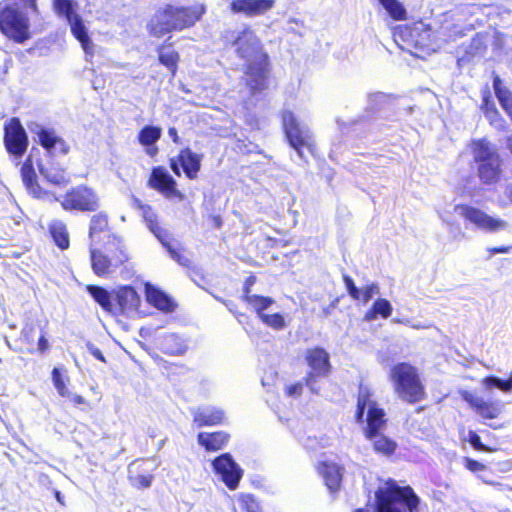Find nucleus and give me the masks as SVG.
I'll return each mask as SVG.
<instances>
[{
    "instance_id": "f257e3e1",
    "label": "nucleus",
    "mask_w": 512,
    "mask_h": 512,
    "mask_svg": "<svg viewBox=\"0 0 512 512\" xmlns=\"http://www.w3.org/2000/svg\"><path fill=\"white\" fill-rule=\"evenodd\" d=\"M233 45L236 47L237 56L245 60V84L249 91L257 93L265 90L268 87L271 67L269 55L264 51L260 39L250 27H245L239 32Z\"/></svg>"
},
{
    "instance_id": "f03ea898",
    "label": "nucleus",
    "mask_w": 512,
    "mask_h": 512,
    "mask_svg": "<svg viewBox=\"0 0 512 512\" xmlns=\"http://www.w3.org/2000/svg\"><path fill=\"white\" fill-rule=\"evenodd\" d=\"M204 3L192 5L165 4L158 8L146 24L151 37L160 39L173 32L192 29L206 14Z\"/></svg>"
},
{
    "instance_id": "7ed1b4c3",
    "label": "nucleus",
    "mask_w": 512,
    "mask_h": 512,
    "mask_svg": "<svg viewBox=\"0 0 512 512\" xmlns=\"http://www.w3.org/2000/svg\"><path fill=\"white\" fill-rule=\"evenodd\" d=\"M395 395L407 404H416L426 399V387L419 369L409 362L394 364L388 373Z\"/></svg>"
},
{
    "instance_id": "20e7f679",
    "label": "nucleus",
    "mask_w": 512,
    "mask_h": 512,
    "mask_svg": "<svg viewBox=\"0 0 512 512\" xmlns=\"http://www.w3.org/2000/svg\"><path fill=\"white\" fill-rule=\"evenodd\" d=\"M90 264L98 277H107L129 260L127 249L122 239L115 234H108L102 248L98 244L89 246Z\"/></svg>"
},
{
    "instance_id": "39448f33",
    "label": "nucleus",
    "mask_w": 512,
    "mask_h": 512,
    "mask_svg": "<svg viewBox=\"0 0 512 512\" xmlns=\"http://www.w3.org/2000/svg\"><path fill=\"white\" fill-rule=\"evenodd\" d=\"M392 37L402 50L415 56L428 55L434 51L432 27L422 21L395 26Z\"/></svg>"
},
{
    "instance_id": "423d86ee",
    "label": "nucleus",
    "mask_w": 512,
    "mask_h": 512,
    "mask_svg": "<svg viewBox=\"0 0 512 512\" xmlns=\"http://www.w3.org/2000/svg\"><path fill=\"white\" fill-rule=\"evenodd\" d=\"M375 512H418L420 499L410 486H399L393 479L375 492Z\"/></svg>"
},
{
    "instance_id": "0eeeda50",
    "label": "nucleus",
    "mask_w": 512,
    "mask_h": 512,
    "mask_svg": "<svg viewBox=\"0 0 512 512\" xmlns=\"http://www.w3.org/2000/svg\"><path fill=\"white\" fill-rule=\"evenodd\" d=\"M471 148L480 182L487 186L499 183L503 175V160L497 148L485 138L473 140Z\"/></svg>"
},
{
    "instance_id": "6e6552de",
    "label": "nucleus",
    "mask_w": 512,
    "mask_h": 512,
    "mask_svg": "<svg viewBox=\"0 0 512 512\" xmlns=\"http://www.w3.org/2000/svg\"><path fill=\"white\" fill-rule=\"evenodd\" d=\"M366 426L363 428V435L375 436L376 432L384 431L387 427L388 418L385 410L373 400V393L367 387H360L356 398V410L354 419L357 423L364 421L365 409Z\"/></svg>"
},
{
    "instance_id": "1a4fd4ad",
    "label": "nucleus",
    "mask_w": 512,
    "mask_h": 512,
    "mask_svg": "<svg viewBox=\"0 0 512 512\" xmlns=\"http://www.w3.org/2000/svg\"><path fill=\"white\" fill-rule=\"evenodd\" d=\"M0 32L15 43L31 37L28 16L11 3L0 2Z\"/></svg>"
},
{
    "instance_id": "9d476101",
    "label": "nucleus",
    "mask_w": 512,
    "mask_h": 512,
    "mask_svg": "<svg viewBox=\"0 0 512 512\" xmlns=\"http://www.w3.org/2000/svg\"><path fill=\"white\" fill-rule=\"evenodd\" d=\"M53 8L58 16L64 17L70 25L72 35L80 42L85 54L93 57L94 43L89 37L86 27L77 13V4L73 0H53Z\"/></svg>"
},
{
    "instance_id": "9b49d317",
    "label": "nucleus",
    "mask_w": 512,
    "mask_h": 512,
    "mask_svg": "<svg viewBox=\"0 0 512 512\" xmlns=\"http://www.w3.org/2000/svg\"><path fill=\"white\" fill-rule=\"evenodd\" d=\"M60 205L67 212H96L100 207V198L93 188L80 184L65 192Z\"/></svg>"
},
{
    "instance_id": "f8f14e48",
    "label": "nucleus",
    "mask_w": 512,
    "mask_h": 512,
    "mask_svg": "<svg viewBox=\"0 0 512 512\" xmlns=\"http://www.w3.org/2000/svg\"><path fill=\"white\" fill-rule=\"evenodd\" d=\"M281 123L288 144L303 157V150L314 153V141L310 132L300 125L292 111L285 110L281 114Z\"/></svg>"
},
{
    "instance_id": "ddd939ff",
    "label": "nucleus",
    "mask_w": 512,
    "mask_h": 512,
    "mask_svg": "<svg viewBox=\"0 0 512 512\" xmlns=\"http://www.w3.org/2000/svg\"><path fill=\"white\" fill-rule=\"evenodd\" d=\"M16 342L20 353H45L50 347L45 330L33 320L24 323Z\"/></svg>"
},
{
    "instance_id": "4468645a",
    "label": "nucleus",
    "mask_w": 512,
    "mask_h": 512,
    "mask_svg": "<svg viewBox=\"0 0 512 512\" xmlns=\"http://www.w3.org/2000/svg\"><path fill=\"white\" fill-rule=\"evenodd\" d=\"M202 154L194 152L191 148L185 147L179 150L175 157L169 159V167L172 172L181 177L183 174L188 180L198 179L202 167Z\"/></svg>"
},
{
    "instance_id": "2eb2a0df",
    "label": "nucleus",
    "mask_w": 512,
    "mask_h": 512,
    "mask_svg": "<svg viewBox=\"0 0 512 512\" xmlns=\"http://www.w3.org/2000/svg\"><path fill=\"white\" fill-rule=\"evenodd\" d=\"M3 143L8 154L22 157L28 148L27 133L18 117H11L3 127Z\"/></svg>"
},
{
    "instance_id": "dca6fc26",
    "label": "nucleus",
    "mask_w": 512,
    "mask_h": 512,
    "mask_svg": "<svg viewBox=\"0 0 512 512\" xmlns=\"http://www.w3.org/2000/svg\"><path fill=\"white\" fill-rule=\"evenodd\" d=\"M305 361L311 369L304 377V383L309 387L318 377L328 376L332 370L330 355L320 346L308 348L305 352Z\"/></svg>"
},
{
    "instance_id": "f3484780",
    "label": "nucleus",
    "mask_w": 512,
    "mask_h": 512,
    "mask_svg": "<svg viewBox=\"0 0 512 512\" xmlns=\"http://www.w3.org/2000/svg\"><path fill=\"white\" fill-rule=\"evenodd\" d=\"M455 210L459 211L466 221L486 232H497L508 226L505 220L492 217L483 210L468 204H458Z\"/></svg>"
},
{
    "instance_id": "a211bd4d",
    "label": "nucleus",
    "mask_w": 512,
    "mask_h": 512,
    "mask_svg": "<svg viewBox=\"0 0 512 512\" xmlns=\"http://www.w3.org/2000/svg\"><path fill=\"white\" fill-rule=\"evenodd\" d=\"M212 466L214 472L220 476V479L230 490L238 487L243 471L229 453L217 456L213 460Z\"/></svg>"
},
{
    "instance_id": "6ab92c4d",
    "label": "nucleus",
    "mask_w": 512,
    "mask_h": 512,
    "mask_svg": "<svg viewBox=\"0 0 512 512\" xmlns=\"http://www.w3.org/2000/svg\"><path fill=\"white\" fill-rule=\"evenodd\" d=\"M147 184L165 197L183 198V194L177 189L176 180L163 166H156L151 169Z\"/></svg>"
},
{
    "instance_id": "aec40b11",
    "label": "nucleus",
    "mask_w": 512,
    "mask_h": 512,
    "mask_svg": "<svg viewBox=\"0 0 512 512\" xmlns=\"http://www.w3.org/2000/svg\"><path fill=\"white\" fill-rule=\"evenodd\" d=\"M141 299L134 287L125 285L115 291V303L113 316H122L129 312L138 310Z\"/></svg>"
},
{
    "instance_id": "412c9836",
    "label": "nucleus",
    "mask_w": 512,
    "mask_h": 512,
    "mask_svg": "<svg viewBox=\"0 0 512 512\" xmlns=\"http://www.w3.org/2000/svg\"><path fill=\"white\" fill-rule=\"evenodd\" d=\"M463 399L484 420L498 418L503 410V404L499 400H485L471 393H465Z\"/></svg>"
},
{
    "instance_id": "4be33fe9",
    "label": "nucleus",
    "mask_w": 512,
    "mask_h": 512,
    "mask_svg": "<svg viewBox=\"0 0 512 512\" xmlns=\"http://www.w3.org/2000/svg\"><path fill=\"white\" fill-rule=\"evenodd\" d=\"M172 36H168L161 44L156 47L157 60L160 65L165 67L172 78L177 75L181 56L175 48Z\"/></svg>"
},
{
    "instance_id": "5701e85b",
    "label": "nucleus",
    "mask_w": 512,
    "mask_h": 512,
    "mask_svg": "<svg viewBox=\"0 0 512 512\" xmlns=\"http://www.w3.org/2000/svg\"><path fill=\"white\" fill-rule=\"evenodd\" d=\"M274 6L275 0H232L229 8L234 14L251 18L264 15Z\"/></svg>"
},
{
    "instance_id": "b1692460",
    "label": "nucleus",
    "mask_w": 512,
    "mask_h": 512,
    "mask_svg": "<svg viewBox=\"0 0 512 512\" xmlns=\"http://www.w3.org/2000/svg\"><path fill=\"white\" fill-rule=\"evenodd\" d=\"M316 471L323 478L324 484L330 492L336 493L340 490L343 479L341 465L331 461H320L316 465Z\"/></svg>"
},
{
    "instance_id": "393cba45",
    "label": "nucleus",
    "mask_w": 512,
    "mask_h": 512,
    "mask_svg": "<svg viewBox=\"0 0 512 512\" xmlns=\"http://www.w3.org/2000/svg\"><path fill=\"white\" fill-rule=\"evenodd\" d=\"M37 137L39 144L51 155H67L70 151L69 144L52 129L40 128Z\"/></svg>"
},
{
    "instance_id": "a878e982",
    "label": "nucleus",
    "mask_w": 512,
    "mask_h": 512,
    "mask_svg": "<svg viewBox=\"0 0 512 512\" xmlns=\"http://www.w3.org/2000/svg\"><path fill=\"white\" fill-rule=\"evenodd\" d=\"M139 207L142 211V217L146 222L149 230L155 235V237L165 248L170 246L172 244L170 234L160 225L158 216L154 212L153 208L150 205H140Z\"/></svg>"
},
{
    "instance_id": "bb28decb",
    "label": "nucleus",
    "mask_w": 512,
    "mask_h": 512,
    "mask_svg": "<svg viewBox=\"0 0 512 512\" xmlns=\"http://www.w3.org/2000/svg\"><path fill=\"white\" fill-rule=\"evenodd\" d=\"M145 295L150 305L163 312H174L177 307V304L170 296L151 284H146Z\"/></svg>"
},
{
    "instance_id": "cd10ccee",
    "label": "nucleus",
    "mask_w": 512,
    "mask_h": 512,
    "mask_svg": "<svg viewBox=\"0 0 512 512\" xmlns=\"http://www.w3.org/2000/svg\"><path fill=\"white\" fill-rule=\"evenodd\" d=\"M230 440V434L225 431L200 432L197 435L198 444L207 452H216L224 448Z\"/></svg>"
},
{
    "instance_id": "c85d7f7f",
    "label": "nucleus",
    "mask_w": 512,
    "mask_h": 512,
    "mask_svg": "<svg viewBox=\"0 0 512 512\" xmlns=\"http://www.w3.org/2000/svg\"><path fill=\"white\" fill-rule=\"evenodd\" d=\"M364 437L370 441L373 451L381 456L391 457L398 448L397 442L385 435L383 431L376 432L375 436L365 435Z\"/></svg>"
},
{
    "instance_id": "c756f323",
    "label": "nucleus",
    "mask_w": 512,
    "mask_h": 512,
    "mask_svg": "<svg viewBox=\"0 0 512 512\" xmlns=\"http://www.w3.org/2000/svg\"><path fill=\"white\" fill-rule=\"evenodd\" d=\"M106 234L105 237L110 233L109 229V217L106 212H99L94 214L89 223L88 237L90 239V245L100 243V234Z\"/></svg>"
},
{
    "instance_id": "7c9ffc66",
    "label": "nucleus",
    "mask_w": 512,
    "mask_h": 512,
    "mask_svg": "<svg viewBox=\"0 0 512 512\" xmlns=\"http://www.w3.org/2000/svg\"><path fill=\"white\" fill-rule=\"evenodd\" d=\"M480 110L492 126H498L505 122L500 111L497 109L488 88L484 89L481 93Z\"/></svg>"
},
{
    "instance_id": "2f4dec72",
    "label": "nucleus",
    "mask_w": 512,
    "mask_h": 512,
    "mask_svg": "<svg viewBox=\"0 0 512 512\" xmlns=\"http://www.w3.org/2000/svg\"><path fill=\"white\" fill-rule=\"evenodd\" d=\"M224 421V412L221 409H199L193 413V423L197 428L216 426Z\"/></svg>"
},
{
    "instance_id": "473e14b6",
    "label": "nucleus",
    "mask_w": 512,
    "mask_h": 512,
    "mask_svg": "<svg viewBox=\"0 0 512 512\" xmlns=\"http://www.w3.org/2000/svg\"><path fill=\"white\" fill-rule=\"evenodd\" d=\"M86 291L90 294L93 300L102 308L103 311L113 316V298L111 292L102 286L89 284L86 286Z\"/></svg>"
},
{
    "instance_id": "72a5a7b5",
    "label": "nucleus",
    "mask_w": 512,
    "mask_h": 512,
    "mask_svg": "<svg viewBox=\"0 0 512 512\" xmlns=\"http://www.w3.org/2000/svg\"><path fill=\"white\" fill-rule=\"evenodd\" d=\"M493 89L501 108L512 122V92L503 85L498 75H494L493 77Z\"/></svg>"
},
{
    "instance_id": "f704fd0d",
    "label": "nucleus",
    "mask_w": 512,
    "mask_h": 512,
    "mask_svg": "<svg viewBox=\"0 0 512 512\" xmlns=\"http://www.w3.org/2000/svg\"><path fill=\"white\" fill-rule=\"evenodd\" d=\"M48 231L54 244L60 250H67L69 248L70 237L65 223L54 220L49 224Z\"/></svg>"
},
{
    "instance_id": "c9c22d12",
    "label": "nucleus",
    "mask_w": 512,
    "mask_h": 512,
    "mask_svg": "<svg viewBox=\"0 0 512 512\" xmlns=\"http://www.w3.org/2000/svg\"><path fill=\"white\" fill-rule=\"evenodd\" d=\"M392 311L393 308L389 300L385 298H377L370 308L366 310L363 319L368 322L373 321L378 317L387 319L391 316Z\"/></svg>"
},
{
    "instance_id": "e433bc0d",
    "label": "nucleus",
    "mask_w": 512,
    "mask_h": 512,
    "mask_svg": "<svg viewBox=\"0 0 512 512\" xmlns=\"http://www.w3.org/2000/svg\"><path fill=\"white\" fill-rule=\"evenodd\" d=\"M389 17L394 21H405L408 13L402 2L399 0H378Z\"/></svg>"
},
{
    "instance_id": "4c0bfd02",
    "label": "nucleus",
    "mask_w": 512,
    "mask_h": 512,
    "mask_svg": "<svg viewBox=\"0 0 512 512\" xmlns=\"http://www.w3.org/2000/svg\"><path fill=\"white\" fill-rule=\"evenodd\" d=\"M161 135L162 129L160 127L146 125L139 131L137 140L142 146L149 147L156 144V142L161 138Z\"/></svg>"
},
{
    "instance_id": "58836bf2",
    "label": "nucleus",
    "mask_w": 512,
    "mask_h": 512,
    "mask_svg": "<svg viewBox=\"0 0 512 512\" xmlns=\"http://www.w3.org/2000/svg\"><path fill=\"white\" fill-rule=\"evenodd\" d=\"M244 302L250 305L260 318L264 311L274 304V299L269 296L253 294L252 296L246 295Z\"/></svg>"
},
{
    "instance_id": "ea45409f",
    "label": "nucleus",
    "mask_w": 512,
    "mask_h": 512,
    "mask_svg": "<svg viewBox=\"0 0 512 512\" xmlns=\"http://www.w3.org/2000/svg\"><path fill=\"white\" fill-rule=\"evenodd\" d=\"M20 172L23 183L28 189L33 190L36 186H38L37 175L30 155L23 162Z\"/></svg>"
},
{
    "instance_id": "a19ab883",
    "label": "nucleus",
    "mask_w": 512,
    "mask_h": 512,
    "mask_svg": "<svg viewBox=\"0 0 512 512\" xmlns=\"http://www.w3.org/2000/svg\"><path fill=\"white\" fill-rule=\"evenodd\" d=\"M41 172L44 174L46 180L53 185L64 187L70 182V176L65 169H50L45 172L41 170Z\"/></svg>"
},
{
    "instance_id": "79ce46f5",
    "label": "nucleus",
    "mask_w": 512,
    "mask_h": 512,
    "mask_svg": "<svg viewBox=\"0 0 512 512\" xmlns=\"http://www.w3.org/2000/svg\"><path fill=\"white\" fill-rule=\"evenodd\" d=\"M482 382L486 388H498L504 392L512 390V374L506 380L499 379L495 376H487Z\"/></svg>"
},
{
    "instance_id": "37998d69",
    "label": "nucleus",
    "mask_w": 512,
    "mask_h": 512,
    "mask_svg": "<svg viewBox=\"0 0 512 512\" xmlns=\"http://www.w3.org/2000/svg\"><path fill=\"white\" fill-rule=\"evenodd\" d=\"M239 504L244 512H262L258 500L252 494H243L239 498Z\"/></svg>"
},
{
    "instance_id": "c03bdc74",
    "label": "nucleus",
    "mask_w": 512,
    "mask_h": 512,
    "mask_svg": "<svg viewBox=\"0 0 512 512\" xmlns=\"http://www.w3.org/2000/svg\"><path fill=\"white\" fill-rule=\"evenodd\" d=\"M52 382L58 392V394L62 397H67L70 395L68 388L66 386V380L60 370L58 368H53L51 372Z\"/></svg>"
},
{
    "instance_id": "a18cd8bd",
    "label": "nucleus",
    "mask_w": 512,
    "mask_h": 512,
    "mask_svg": "<svg viewBox=\"0 0 512 512\" xmlns=\"http://www.w3.org/2000/svg\"><path fill=\"white\" fill-rule=\"evenodd\" d=\"M265 325L275 329L281 330L285 327L284 317L280 313L266 314L264 313L259 318Z\"/></svg>"
},
{
    "instance_id": "49530a36",
    "label": "nucleus",
    "mask_w": 512,
    "mask_h": 512,
    "mask_svg": "<svg viewBox=\"0 0 512 512\" xmlns=\"http://www.w3.org/2000/svg\"><path fill=\"white\" fill-rule=\"evenodd\" d=\"M467 441L476 451L486 453H491L494 451L493 448L482 443L480 436L475 431H469Z\"/></svg>"
},
{
    "instance_id": "de8ad7c7",
    "label": "nucleus",
    "mask_w": 512,
    "mask_h": 512,
    "mask_svg": "<svg viewBox=\"0 0 512 512\" xmlns=\"http://www.w3.org/2000/svg\"><path fill=\"white\" fill-rule=\"evenodd\" d=\"M379 293V286L377 283H370L363 287L360 291V298L357 302H361L363 304L368 303L374 295Z\"/></svg>"
},
{
    "instance_id": "09e8293b",
    "label": "nucleus",
    "mask_w": 512,
    "mask_h": 512,
    "mask_svg": "<svg viewBox=\"0 0 512 512\" xmlns=\"http://www.w3.org/2000/svg\"><path fill=\"white\" fill-rule=\"evenodd\" d=\"M342 279H343L345 288H346L349 296L354 301H358L359 298H360V291L361 290L356 286L353 278L350 275H348V274H344Z\"/></svg>"
},
{
    "instance_id": "8fccbe9b",
    "label": "nucleus",
    "mask_w": 512,
    "mask_h": 512,
    "mask_svg": "<svg viewBox=\"0 0 512 512\" xmlns=\"http://www.w3.org/2000/svg\"><path fill=\"white\" fill-rule=\"evenodd\" d=\"M464 466L467 470L478 473L486 470V465L469 457L463 459Z\"/></svg>"
},
{
    "instance_id": "3c124183",
    "label": "nucleus",
    "mask_w": 512,
    "mask_h": 512,
    "mask_svg": "<svg viewBox=\"0 0 512 512\" xmlns=\"http://www.w3.org/2000/svg\"><path fill=\"white\" fill-rule=\"evenodd\" d=\"M166 249L169 252L170 256L179 264L183 266H189V259L181 251L174 248L172 244L168 246Z\"/></svg>"
},
{
    "instance_id": "603ef678",
    "label": "nucleus",
    "mask_w": 512,
    "mask_h": 512,
    "mask_svg": "<svg viewBox=\"0 0 512 512\" xmlns=\"http://www.w3.org/2000/svg\"><path fill=\"white\" fill-rule=\"evenodd\" d=\"M303 392V383L298 381L285 387V394L289 397H299Z\"/></svg>"
},
{
    "instance_id": "864d4df0",
    "label": "nucleus",
    "mask_w": 512,
    "mask_h": 512,
    "mask_svg": "<svg viewBox=\"0 0 512 512\" xmlns=\"http://www.w3.org/2000/svg\"><path fill=\"white\" fill-rule=\"evenodd\" d=\"M256 281H257V278L255 275H250L245 279L244 284H243V294L241 297V299L243 301L245 300L246 295L247 296L253 295L251 293V287L256 283Z\"/></svg>"
},
{
    "instance_id": "5fc2aeb1",
    "label": "nucleus",
    "mask_w": 512,
    "mask_h": 512,
    "mask_svg": "<svg viewBox=\"0 0 512 512\" xmlns=\"http://www.w3.org/2000/svg\"><path fill=\"white\" fill-rule=\"evenodd\" d=\"M152 479V475H138L135 477V483L139 488H148L152 483Z\"/></svg>"
},
{
    "instance_id": "6e6d98bb",
    "label": "nucleus",
    "mask_w": 512,
    "mask_h": 512,
    "mask_svg": "<svg viewBox=\"0 0 512 512\" xmlns=\"http://www.w3.org/2000/svg\"><path fill=\"white\" fill-rule=\"evenodd\" d=\"M12 5L20 3L23 8H30L33 12H37V0H11Z\"/></svg>"
},
{
    "instance_id": "4d7b16f0",
    "label": "nucleus",
    "mask_w": 512,
    "mask_h": 512,
    "mask_svg": "<svg viewBox=\"0 0 512 512\" xmlns=\"http://www.w3.org/2000/svg\"><path fill=\"white\" fill-rule=\"evenodd\" d=\"M511 250V247L510 246H497V247H492V248H489L488 251L490 254L494 255V254H506V253H509Z\"/></svg>"
},
{
    "instance_id": "13d9d810",
    "label": "nucleus",
    "mask_w": 512,
    "mask_h": 512,
    "mask_svg": "<svg viewBox=\"0 0 512 512\" xmlns=\"http://www.w3.org/2000/svg\"><path fill=\"white\" fill-rule=\"evenodd\" d=\"M168 134L174 143L178 144L180 142V138L178 136V132H177L176 128H174V127L169 128Z\"/></svg>"
},
{
    "instance_id": "bf43d9fd",
    "label": "nucleus",
    "mask_w": 512,
    "mask_h": 512,
    "mask_svg": "<svg viewBox=\"0 0 512 512\" xmlns=\"http://www.w3.org/2000/svg\"><path fill=\"white\" fill-rule=\"evenodd\" d=\"M71 401L75 405H82L86 403L85 399L81 395H73Z\"/></svg>"
},
{
    "instance_id": "052dcab7",
    "label": "nucleus",
    "mask_w": 512,
    "mask_h": 512,
    "mask_svg": "<svg viewBox=\"0 0 512 512\" xmlns=\"http://www.w3.org/2000/svg\"><path fill=\"white\" fill-rule=\"evenodd\" d=\"M146 153L150 156V157H154L157 155L158 153V148L157 146L152 145V146H149V147H146Z\"/></svg>"
},
{
    "instance_id": "680f3d73",
    "label": "nucleus",
    "mask_w": 512,
    "mask_h": 512,
    "mask_svg": "<svg viewBox=\"0 0 512 512\" xmlns=\"http://www.w3.org/2000/svg\"><path fill=\"white\" fill-rule=\"evenodd\" d=\"M337 303H338V299H335V300H333V301L330 303V305H329L328 307H325V308L323 309V313H324V315H328V314H330V310H331V308H335V307L337 306Z\"/></svg>"
},
{
    "instance_id": "e2e57ef3",
    "label": "nucleus",
    "mask_w": 512,
    "mask_h": 512,
    "mask_svg": "<svg viewBox=\"0 0 512 512\" xmlns=\"http://www.w3.org/2000/svg\"><path fill=\"white\" fill-rule=\"evenodd\" d=\"M92 354H93V356H94L95 358H97L98 360L103 361V362L105 361V358H104V356H103L102 352H101L99 349H95V350L92 352Z\"/></svg>"
},
{
    "instance_id": "0e129e2a",
    "label": "nucleus",
    "mask_w": 512,
    "mask_h": 512,
    "mask_svg": "<svg viewBox=\"0 0 512 512\" xmlns=\"http://www.w3.org/2000/svg\"><path fill=\"white\" fill-rule=\"evenodd\" d=\"M8 72V66L5 64L2 67H0V81L4 80L5 75Z\"/></svg>"
},
{
    "instance_id": "69168bd1",
    "label": "nucleus",
    "mask_w": 512,
    "mask_h": 512,
    "mask_svg": "<svg viewBox=\"0 0 512 512\" xmlns=\"http://www.w3.org/2000/svg\"><path fill=\"white\" fill-rule=\"evenodd\" d=\"M54 496H55L56 500H57L60 504L64 505V497H63V495L61 494V492H60V491L56 490V491L54 492Z\"/></svg>"
},
{
    "instance_id": "338daca9",
    "label": "nucleus",
    "mask_w": 512,
    "mask_h": 512,
    "mask_svg": "<svg viewBox=\"0 0 512 512\" xmlns=\"http://www.w3.org/2000/svg\"><path fill=\"white\" fill-rule=\"evenodd\" d=\"M506 196L512 203V185L506 187Z\"/></svg>"
},
{
    "instance_id": "774afa93",
    "label": "nucleus",
    "mask_w": 512,
    "mask_h": 512,
    "mask_svg": "<svg viewBox=\"0 0 512 512\" xmlns=\"http://www.w3.org/2000/svg\"><path fill=\"white\" fill-rule=\"evenodd\" d=\"M507 148L510 151V153L512 154V137L508 138V140H507Z\"/></svg>"
}]
</instances>
